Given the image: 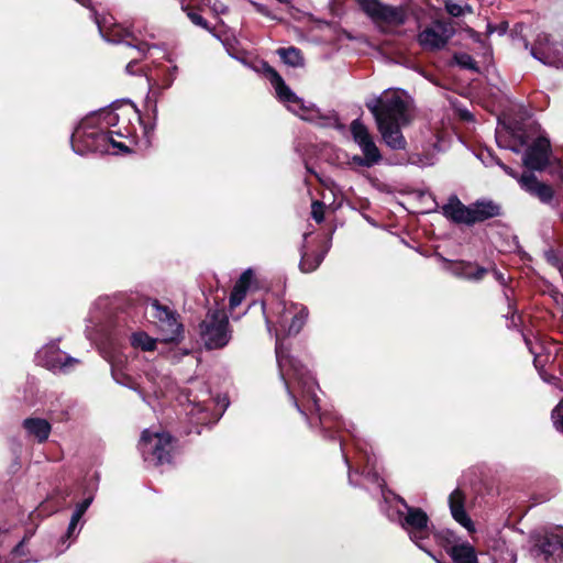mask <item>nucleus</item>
Instances as JSON below:
<instances>
[{
    "label": "nucleus",
    "instance_id": "5701e85b",
    "mask_svg": "<svg viewBox=\"0 0 563 563\" xmlns=\"http://www.w3.org/2000/svg\"><path fill=\"white\" fill-rule=\"evenodd\" d=\"M23 427L40 443L48 439L52 430L49 422L42 418H27L23 421Z\"/></svg>",
    "mask_w": 563,
    "mask_h": 563
},
{
    "label": "nucleus",
    "instance_id": "a211bd4d",
    "mask_svg": "<svg viewBox=\"0 0 563 563\" xmlns=\"http://www.w3.org/2000/svg\"><path fill=\"white\" fill-rule=\"evenodd\" d=\"M443 216L457 224L472 225L471 206H465L456 196L450 197L448 202L442 206Z\"/></svg>",
    "mask_w": 563,
    "mask_h": 563
},
{
    "label": "nucleus",
    "instance_id": "f03ea898",
    "mask_svg": "<svg viewBox=\"0 0 563 563\" xmlns=\"http://www.w3.org/2000/svg\"><path fill=\"white\" fill-rule=\"evenodd\" d=\"M114 135L120 137H128L131 135L129 126L118 130L102 131V130H88L86 124H81L76 129L71 136V146L78 154H86L88 152L107 153L110 146L120 152H129L125 143L117 141Z\"/></svg>",
    "mask_w": 563,
    "mask_h": 563
},
{
    "label": "nucleus",
    "instance_id": "4c0bfd02",
    "mask_svg": "<svg viewBox=\"0 0 563 563\" xmlns=\"http://www.w3.org/2000/svg\"><path fill=\"white\" fill-rule=\"evenodd\" d=\"M91 503L92 498L88 497L84 499L81 503L77 504L75 510L84 516L89 506L91 505Z\"/></svg>",
    "mask_w": 563,
    "mask_h": 563
},
{
    "label": "nucleus",
    "instance_id": "bb28decb",
    "mask_svg": "<svg viewBox=\"0 0 563 563\" xmlns=\"http://www.w3.org/2000/svg\"><path fill=\"white\" fill-rule=\"evenodd\" d=\"M191 415V419L196 423L207 424L210 422L218 421L219 417L212 419L207 410V408L200 402L195 404L192 409L189 412Z\"/></svg>",
    "mask_w": 563,
    "mask_h": 563
},
{
    "label": "nucleus",
    "instance_id": "f257e3e1",
    "mask_svg": "<svg viewBox=\"0 0 563 563\" xmlns=\"http://www.w3.org/2000/svg\"><path fill=\"white\" fill-rule=\"evenodd\" d=\"M280 375L286 383L288 391L297 409L307 417L316 412L324 431L330 428L333 417L329 413H320V405L317 391L318 383L310 372L297 361L294 354H276Z\"/></svg>",
    "mask_w": 563,
    "mask_h": 563
},
{
    "label": "nucleus",
    "instance_id": "a19ab883",
    "mask_svg": "<svg viewBox=\"0 0 563 563\" xmlns=\"http://www.w3.org/2000/svg\"><path fill=\"white\" fill-rule=\"evenodd\" d=\"M497 164L503 168V170H505V173H507L509 176L517 178L519 180L520 177H518L517 173L514 172L512 168H510L509 166L505 165L504 163H501L499 161L497 162Z\"/></svg>",
    "mask_w": 563,
    "mask_h": 563
},
{
    "label": "nucleus",
    "instance_id": "b1692460",
    "mask_svg": "<svg viewBox=\"0 0 563 563\" xmlns=\"http://www.w3.org/2000/svg\"><path fill=\"white\" fill-rule=\"evenodd\" d=\"M448 553L455 563H478L474 548L468 542H456Z\"/></svg>",
    "mask_w": 563,
    "mask_h": 563
},
{
    "label": "nucleus",
    "instance_id": "3c124183",
    "mask_svg": "<svg viewBox=\"0 0 563 563\" xmlns=\"http://www.w3.org/2000/svg\"><path fill=\"white\" fill-rule=\"evenodd\" d=\"M416 157H418V155H412V156L410 157V162H411L412 164H420V163H421V161H420V159H419V161H418V159H416Z\"/></svg>",
    "mask_w": 563,
    "mask_h": 563
},
{
    "label": "nucleus",
    "instance_id": "49530a36",
    "mask_svg": "<svg viewBox=\"0 0 563 563\" xmlns=\"http://www.w3.org/2000/svg\"><path fill=\"white\" fill-rule=\"evenodd\" d=\"M137 49H139L140 52H142V53H145V52L148 49V45H147V44L142 43V44H140V45L137 46Z\"/></svg>",
    "mask_w": 563,
    "mask_h": 563
},
{
    "label": "nucleus",
    "instance_id": "9d476101",
    "mask_svg": "<svg viewBox=\"0 0 563 563\" xmlns=\"http://www.w3.org/2000/svg\"><path fill=\"white\" fill-rule=\"evenodd\" d=\"M530 53L545 65L563 67V46L551 42L550 35L547 33L538 34Z\"/></svg>",
    "mask_w": 563,
    "mask_h": 563
},
{
    "label": "nucleus",
    "instance_id": "5fc2aeb1",
    "mask_svg": "<svg viewBox=\"0 0 563 563\" xmlns=\"http://www.w3.org/2000/svg\"><path fill=\"white\" fill-rule=\"evenodd\" d=\"M523 45H525V48H529V43L527 41H525Z\"/></svg>",
    "mask_w": 563,
    "mask_h": 563
},
{
    "label": "nucleus",
    "instance_id": "6e6552de",
    "mask_svg": "<svg viewBox=\"0 0 563 563\" xmlns=\"http://www.w3.org/2000/svg\"><path fill=\"white\" fill-rule=\"evenodd\" d=\"M454 34L450 21L437 20L418 33L417 42L427 52H438L445 48Z\"/></svg>",
    "mask_w": 563,
    "mask_h": 563
},
{
    "label": "nucleus",
    "instance_id": "2eb2a0df",
    "mask_svg": "<svg viewBox=\"0 0 563 563\" xmlns=\"http://www.w3.org/2000/svg\"><path fill=\"white\" fill-rule=\"evenodd\" d=\"M465 493L460 488H455L449 496V508L456 522L464 527L468 532H474V522L465 511Z\"/></svg>",
    "mask_w": 563,
    "mask_h": 563
},
{
    "label": "nucleus",
    "instance_id": "f3484780",
    "mask_svg": "<svg viewBox=\"0 0 563 563\" xmlns=\"http://www.w3.org/2000/svg\"><path fill=\"white\" fill-rule=\"evenodd\" d=\"M519 184L526 191L536 196L543 203H549L553 199L554 191L552 187L539 181L532 173L522 174L519 178Z\"/></svg>",
    "mask_w": 563,
    "mask_h": 563
},
{
    "label": "nucleus",
    "instance_id": "dca6fc26",
    "mask_svg": "<svg viewBox=\"0 0 563 563\" xmlns=\"http://www.w3.org/2000/svg\"><path fill=\"white\" fill-rule=\"evenodd\" d=\"M408 123H376L377 130L382 135L385 144L391 150H405L407 142L405 136L402 135L401 128L407 125Z\"/></svg>",
    "mask_w": 563,
    "mask_h": 563
},
{
    "label": "nucleus",
    "instance_id": "1a4fd4ad",
    "mask_svg": "<svg viewBox=\"0 0 563 563\" xmlns=\"http://www.w3.org/2000/svg\"><path fill=\"white\" fill-rule=\"evenodd\" d=\"M151 316L165 342L177 340L183 332V324L179 322L178 313L168 306L162 305L157 299L151 301Z\"/></svg>",
    "mask_w": 563,
    "mask_h": 563
},
{
    "label": "nucleus",
    "instance_id": "4468645a",
    "mask_svg": "<svg viewBox=\"0 0 563 563\" xmlns=\"http://www.w3.org/2000/svg\"><path fill=\"white\" fill-rule=\"evenodd\" d=\"M550 143L547 139H537L526 151L523 164L527 168L542 170L549 163Z\"/></svg>",
    "mask_w": 563,
    "mask_h": 563
},
{
    "label": "nucleus",
    "instance_id": "423d86ee",
    "mask_svg": "<svg viewBox=\"0 0 563 563\" xmlns=\"http://www.w3.org/2000/svg\"><path fill=\"white\" fill-rule=\"evenodd\" d=\"M397 500L405 509L404 511H398L401 528L418 548L428 552L426 542L431 536L428 515L421 508L409 506L402 497H397Z\"/></svg>",
    "mask_w": 563,
    "mask_h": 563
},
{
    "label": "nucleus",
    "instance_id": "6e6d98bb",
    "mask_svg": "<svg viewBox=\"0 0 563 563\" xmlns=\"http://www.w3.org/2000/svg\"><path fill=\"white\" fill-rule=\"evenodd\" d=\"M560 365L556 364V372L561 373V369H559Z\"/></svg>",
    "mask_w": 563,
    "mask_h": 563
},
{
    "label": "nucleus",
    "instance_id": "de8ad7c7",
    "mask_svg": "<svg viewBox=\"0 0 563 563\" xmlns=\"http://www.w3.org/2000/svg\"><path fill=\"white\" fill-rule=\"evenodd\" d=\"M121 37H132L134 40L132 32L129 30H123V34L121 35Z\"/></svg>",
    "mask_w": 563,
    "mask_h": 563
},
{
    "label": "nucleus",
    "instance_id": "864d4df0",
    "mask_svg": "<svg viewBox=\"0 0 563 563\" xmlns=\"http://www.w3.org/2000/svg\"><path fill=\"white\" fill-rule=\"evenodd\" d=\"M277 1L280 3H285V4H289L291 2V0H277Z\"/></svg>",
    "mask_w": 563,
    "mask_h": 563
},
{
    "label": "nucleus",
    "instance_id": "e433bc0d",
    "mask_svg": "<svg viewBox=\"0 0 563 563\" xmlns=\"http://www.w3.org/2000/svg\"><path fill=\"white\" fill-rule=\"evenodd\" d=\"M108 355H109V357L107 358V361L111 364L112 375L119 382V378H118V374H119L118 364H119L120 361L117 360L114 356H123V354H108Z\"/></svg>",
    "mask_w": 563,
    "mask_h": 563
},
{
    "label": "nucleus",
    "instance_id": "7ed1b4c3",
    "mask_svg": "<svg viewBox=\"0 0 563 563\" xmlns=\"http://www.w3.org/2000/svg\"><path fill=\"white\" fill-rule=\"evenodd\" d=\"M378 123H410L412 120L411 102L409 97L399 90H385L379 97L366 102Z\"/></svg>",
    "mask_w": 563,
    "mask_h": 563
},
{
    "label": "nucleus",
    "instance_id": "79ce46f5",
    "mask_svg": "<svg viewBox=\"0 0 563 563\" xmlns=\"http://www.w3.org/2000/svg\"><path fill=\"white\" fill-rule=\"evenodd\" d=\"M81 518H82V515L75 510L71 515L70 523H73V526H78Z\"/></svg>",
    "mask_w": 563,
    "mask_h": 563
},
{
    "label": "nucleus",
    "instance_id": "09e8293b",
    "mask_svg": "<svg viewBox=\"0 0 563 563\" xmlns=\"http://www.w3.org/2000/svg\"><path fill=\"white\" fill-rule=\"evenodd\" d=\"M255 5H256V9H257L258 12H261L263 14H266V10H265V8L263 5H261V4H255Z\"/></svg>",
    "mask_w": 563,
    "mask_h": 563
},
{
    "label": "nucleus",
    "instance_id": "ea45409f",
    "mask_svg": "<svg viewBox=\"0 0 563 563\" xmlns=\"http://www.w3.org/2000/svg\"><path fill=\"white\" fill-rule=\"evenodd\" d=\"M77 534H78L77 526H73V523L69 522L65 538H67V539L76 538Z\"/></svg>",
    "mask_w": 563,
    "mask_h": 563
},
{
    "label": "nucleus",
    "instance_id": "20e7f679",
    "mask_svg": "<svg viewBox=\"0 0 563 563\" xmlns=\"http://www.w3.org/2000/svg\"><path fill=\"white\" fill-rule=\"evenodd\" d=\"M361 7L384 33L396 34L408 20V9L402 5H391L379 0H362Z\"/></svg>",
    "mask_w": 563,
    "mask_h": 563
},
{
    "label": "nucleus",
    "instance_id": "c9c22d12",
    "mask_svg": "<svg viewBox=\"0 0 563 563\" xmlns=\"http://www.w3.org/2000/svg\"><path fill=\"white\" fill-rule=\"evenodd\" d=\"M445 9L448 13L451 14L452 16H461L464 14L465 11V9L462 5L452 2H448L445 4Z\"/></svg>",
    "mask_w": 563,
    "mask_h": 563
},
{
    "label": "nucleus",
    "instance_id": "473e14b6",
    "mask_svg": "<svg viewBox=\"0 0 563 563\" xmlns=\"http://www.w3.org/2000/svg\"><path fill=\"white\" fill-rule=\"evenodd\" d=\"M552 419L554 427L563 433V400L553 409Z\"/></svg>",
    "mask_w": 563,
    "mask_h": 563
},
{
    "label": "nucleus",
    "instance_id": "0eeeda50",
    "mask_svg": "<svg viewBox=\"0 0 563 563\" xmlns=\"http://www.w3.org/2000/svg\"><path fill=\"white\" fill-rule=\"evenodd\" d=\"M139 450L145 462L152 465L170 463L173 443L172 437L166 432H151L144 430L139 442Z\"/></svg>",
    "mask_w": 563,
    "mask_h": 563
},
{
    "label": "nucleus",
    "instance_id": "a18cd8bd",
    "mask_svg": "<svg viewBox=\"0 0 563 563\" xmlns=\"http://www.w3.org/2000/svg\"><path fill=\"white\" fill-rule=\"evenodd\" d=\"M136 64L135 60H132L130 62L128 65H126V71L130 73V74H133V66Z\"/></svg>",
    "mask_w": 563,
    "mask_h": 563
},
{
    "label": "nucleus",
    "instance_id": "f704fd0d",
    "mask_svg": "<svg viewBox=\"0 0 563 563\" xmlns=\"http://www.w3.org/2000/svg\"><path fill=\"white\" fill-rule=\"evenodd\" d=\"M367 459V465L366 467H369V465L372 464V461L369 459V456L366 457ZM363 473H365V476L371 479L372 482L376 483L379 487H383V483L384 481L379 478L377 472L375 471H372V470H367V468H364Z\"/></svg>",
    "mask_w": 563,
    "mask_h": 563
},
{
    "label": "nucleus",
    "instance_id": "4be33fe9",
    "mask_svg": "<svg viewBox=\"0 0 563 563\" xmlns=\"http://www.w3.org/2000/svg\"><path fill=\"white\" fill-rule=\"evenodd\" d=\"M253 280V271L246 269L242 273L238 282L235 283L232 292L230 295V308L234 309L242 303L244 300L246 292L250 288V285Z\"/></svg>",
    "mask_w": 563,
    "mask_h": 563
},
{
    "label": "nucleus",
    "instance_id": "9b49d317",
    "mask_svg": "<svg viewBox=\"0 0 563 563\" xmlns=\"http://www.w3.org/2000/svg\"><path fill=\"white\" fill-rule=\"evenodd\" d=\"M350 131L353 141L358 145L366 159L378 164L382 161V154L367 126L360 119H355L350 124Z\"/></svg>",
    "mask_w": 563,
    "mask_h": 563
},
{
    "label": "nucleus",
    "instance_id": "72a5a7b5",
    "mask_svg": "<svg viewBox=\"0 0 563 563\" xmlns=\"http://www.w3.org/2000/svg\"><path fill=\"white\" fill-rule=\"evenodd\" d=\"M187 16L194 24H196L202 29L209 30L207 20L203 19L199 13H197L195 11H188Z\"/></svg>",
    "mask_w": 563,
    "mask_h": 563
},
{
    "label": "nucleus",
    "instance_id": "ddd939ff",
    "mask_svg": "<svg viewBox=\"0 0 563 563\" xmlns=\"http://www.w3.org/2000/svg\"><path fill=\"white\" fill-rule=\"evenodd\" d=\"M35 363L53 373L67 374L80 363L68 354H35Z\"/></svg>",
    "mask_w": 563,
    "mask_h": 563
},
{
    "label": "nucleus",
    "instance_id": "c85d7f7f",
    "mask_svg": "<svg viewBox=\"0 0 563 563\" xmlns=\"http://www.w3.org/2000/svg\"><path fill=\"white\" fill-rule=\"evenodd\" d=\"M125 111L121 110V113L115 110H104L99 114L100 120L108 126H117L120 123V118L125 117Z\"/></svg>",
    "mask_w": 563,
    "mask_h": 563
},
{
    "label": "nucleus",
    "instance_id": "a878e982",
    "mask_svg": "<svg viewBox=\"0 0 563 563\" xmlns=\"http://www.w3.org/2000/svg\"><path fill=\"white\" fill-rule=\"evenodd\" d=\"M131 345L135 350L151 352L156 349V340L143 331H137L131 335Z\"/></svg>",
    "mask_w": 563,
    "mask_h": 563
},
{
    "label": "nucleus",
    "instance_id": "c756f323",
    "mask_svg": "<svg viewBox=\"0 0 563 563\" xmlns=\"http://www.w3.org/2000/svg\"><path fill=\"white\" fill-rule=\"evenodd\" d=\"M453 59L462 68L471 69V70H475V71L478 70V67H477L474 58L466 53H456V54H454Z\"/></svg>",
    "mask_w": 563,
    "mask_h": 563
},
{
    "label": "nucleus",
    "instance_id": "412c9836",
    "mask_svg": "<svg viewBox=\"0 0 563 563\" xmlns=\"http://www.w3.org/2000/svg\"><path fill=\"white\" fill-rule=\"evenodd\" d=\"M533 365L544 382L556 379V354H534Z\"/></svg>",
    "mask_w": 563,
    "mask_h": 563
},
{
    "label": "nucleus",
    "instance_id": "39448f33",
    "mask_svg": "<svg viewBox=\"0 0 563 563\" xmlns=\"http://www.w3.org/2000/svg\"><path fill=\"white\" fill-rule=\"evenodd\" d=\"M199 336L208 350L223 349L232 338L229 318L224 311H209L199 324Z\"/></svg>",
    "mask_w": 563,
    "mask_h": 563
},
{
    "label": "nucleus",
    "instance_id": "8fccbe9b",
    "mask_svg": "<svg viewBox=\"0 0 563 563\" xmlns=\"http://www.w3.org/2000/svg\"><path fill=\"white\" fill-rule=\"evenodd\" d=\"M343 456H344V461H345V463H346V465H347V467H349V471L351 472L350 462H349V459H347V456L345 455V453H343ZM349 478L351 479V473L349 474Z\"/></svg>",
    "mask_w": 563,
    "mask_h": 563
},
{
    "label": "nucleus",
    "instance_id": "aec40b11",
    "mask_svg": "<svg viewBox=\"0 0 563 563\" xmlns=\"http://www.w3.org/2000/svg\"><path fill=\"white\" fill-rule=\"evenodd\" d=\"M266 74L279 100L288 103L301 104V99L291 91V89L285 84L282 76L274 68L268 67L266 69Z\"/></svg>",
    "mask_w": 563,
    "mask_h": 563
},
{
    "label": "nucleus",
    "instance_id": "6ab92c4d",
    "mask_svg": "<svg viewBox=\"0 0 563 563\" xmlns=\"http://www.w3.org/2000/svg\"><path fill=\"white\" fill-rule=\"evenodd\" d=\"M470 206L472 225L501 216V206L493 200H477Z\"/></svg>",
    "mask_w": 563,
    "mask_h": 563
},
{
    "label": "nucleus",
    "instance_id": "7c9ffc66",
    "mask_svg": "<svg viewBox=\"0 0 563 563\" xmlns=\"http://www.w3.org/2000/svg\"><path fill=\"white\" fill-rule=\"evenodd\" d=\"M321 258L314 257L311 260L308 255H303L300 261V268L305 273L314 271L320 265Z\"/></svg>",
    "mask_w": 563,
    "mask_h": 563
},
{
    "label": "nucleus",
    "instance_id": "cd10ccee",
    "mask_svg": "<svg viewBox=\"0 0 563 563\" xmlns=\"http://www.w3.org/2000/svg\"><path fill=\"white\" fill-rule=\"evenodd\" d=\"M308 318V310L301 307L292 317L291 323L289 324L288 332L289 333H298L303 327L306 320Z\"/></svg>",
    "mask_w": 563,
    "mask_h": 563
},
{
    "label": "nucleus",
    "instance_id": "393cba45",
    "mask_svg": "<svg viewBox=\"0 0 563 563\" xmlns=\"http://www.w3.org/2000/svg\"><path fill=\"white\" fill-rule=\"evenodd\" d=\"M277 54L282 60L291 67L303 66V57L299 48L290 46L287 48H278Z\"/></svg>",
    "mask_w": 563,
    "mask_h": 563
},
{
    "label": "nucleus",
    "instance_id": "37998d69",
    "mask_svg": "<svg viewBox=\"0 0 563 563\" xmlns=\"http://www.w3.org/2000/svg\"><path fill=\"white\" fill-rule=\"evenodd\" d=\"M27 540H29V537H24V538H23V540H22L19 544H16V547H15V548H14V550H13V552H14V553H16V554L21 553L22 548H23L24 543H25Z\"/></svg>",
    "mask_w": 563,
    "mask_h": 563
},
{
    "label": "nucleus",
    "instance_id": "c03bdc74",
    "mask_svg": "<svg viewBox=\"0 0 563 563\" xmlns=\"http://www.w3.org/2000/svg\"><path fill=\"white\" fill-rule=\"evenodd\" d=\"M486 273L484 268H477L476 274L473 275L474 278L481 279Z\"/></svg>",
    "mask_w": 563,
    "mask_h": 563
},
{
    "label": "nucleus",
    "instance_id": "58836bf2",
    "mask_svg": "<svg viewBox=\"0 0 563 563\" xmlns=\"http://www.w3.org/2000/svg\"><path fill=\"white\" fill-rule=\"evenodd\" d=\"M353 162L355 164H357L358 166H363V167H372L377 164L376 162L367 161L365 155L354 156Z\"/></svg>",
    "mask_w": 563,
    "mask_h": 563
},
{
    "label": "nucleus",
    "instance_id": "f8f14e48",
    "mask_svg": "<svg viewBox=\"0 0 563 563\" xmlns=\"http://www.w3.org/2000/svg\"><path fill=\"white\" fill-rule=\"evenodd\" d=\"M562 550L563 530L558 529L540 536L531 548V554L540 562H549L553 555Z\"/></svg>",
    "mask_w": 563,
    "mask_h": 563
},
{
    "label": "nucleus",
    "instance_id": "603ef678",
    "mask_svg": "<svg viewBox=\"0 0 563 563\" xmlns=\"http://www.w3.org/2000/svg\"><path fill=\"white\" fill-rule=\"evenodd\" d=\"M76 1L79 2L80 4L85 5V7H89V4H90L89 0H76Z\"/></svg>",
    "mask_w": 563,
    "mask_h": 563
},
{
    "label": "nucleus",
    "instance_id": "2f4dec72",
    "mask_svg": "<svg viewBox=\"0 0 563 563\" xmlns=\"http://www.w3.org/2000/svg\"><path fill=\"white\" fill-rule=\"evenodd\" d=\"M324 209L325 206L321 201L316 200L311 203V217L316 222L321 223L324 220Z\"/></svg>",
    "mask_w": 563,
    "mask_h": 563
}]
</instances>
